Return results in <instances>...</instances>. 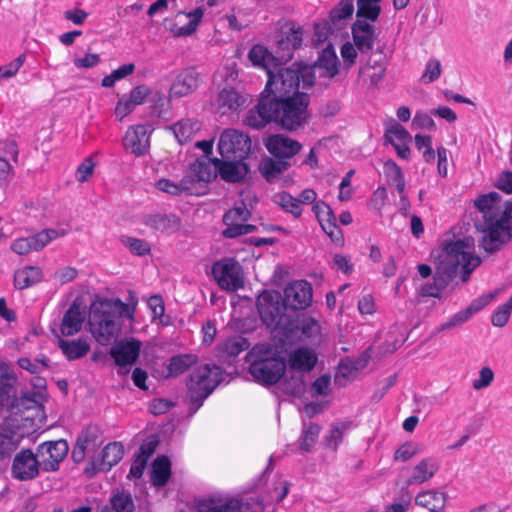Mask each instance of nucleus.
<instances>
[{
  "label": "nucleus",
  "mask_w": 512,
  "mask_h": 512,
  "mask_svg": "<svg viewBox=\"0 0 512 512\" xmlns=\"http://www.w3.org/2000/svg\"><path fill=\"white\" fill-rule=\"evenodd\" d=\"M309 104L310 96L306 92L279 99L261 94L257 105L248 111L244 123L250 128L261 129L275 122L284 130L297 131L310 119Z\"/></svg>",
  "instance_id": "obj_1"
},
{
  "label": "nucleus",
  "mask_w": 512,
  "mask_h": 512,
  "mask_svg": "<svg viewBox=\"0 0 512 512\" xmlns=\"http://www.w3.org/2000/svg\"><path fill=\"white\" fill-rule=\"evenodd\" d=\"M474 205L483 218L480 245L493 253L512 238V201H503L499 193L490 192L476 198Z\"/></svg>",
  "instance_id": "obj_2"
},
{
  "label": "nucleus",
  "mask_w": 512,
  "mask_h": 512,
  "mask_svg": "<svg viewBox=\"0 0 512 512\" xmlns=\"http://www.w3.org/2000/svg\"><path fill=\"white\" fill-rule=\"evenodd\" d=\"M135 306L120 299H104L91 306L89 315L90 330L101 345H108L121 327V318L132 319Z\"/></svg>",
  "instance_id": "obj_3"
},
{
  "label": "nucleus",
  "mask_w": 512,
  "mask_h": 512,
  "mask_svg": "<svg viewBox=\"0 0 512 512\" xmlns=\"http://www.w3.org/2000/svg\"><path fill=\"white\" fill-rule=\"evenodd\" d=\"M300 82L303 89H309L314 85L315 75L310 67L302 63H293L289 67H281L280 64L278 68L269 72L266 86L261 94L278 99L302 94L303 91H299Z\"/></svg>",
  "instance_id": "obj_4"
},
{
  "label": "nucleus",
  "mask_w": 512,
  "mask_h": 512,
  "mask_svg": "<svg viewBox=\"0 0 512 512\" xmlns=\"http://www.w3.org/2000/svg\"><path fill=\"white\" fill-rule=\"evenodd\" d=\"M247 358L250 363V374L262 384H276L286 371L285 359L280 351L269 343L255 345Z\"/></svg>",
  "instance_id": "obj_5"
},
{
  "label": "nucleus",
  "mask_w": 512,
  "mask_h": 512,
  "mask_svg": "<svg viewBox=\"0 0 512 512\" xmlns=\"http://www.w3.org/2000/svg\"><path fill=\"white\" fill-rule=\"evenodd\" d=\"M222 379L221 368L215 364H204L196 368L187 382L190 402L198 409Z\"/></svg>",
  "instance_id": "obj_6"
},
{
  "label": "nucleus",
  "mask_w": 512,
  "mask_h": 512,
  "mask_svg": "<svg viewBox=\"0 0 512 512\" xmlns=\"http://www.w3.org/2000/svg\"><path fill=\"white\" fill-rule=\"evenodd\" d=\"M475 240L471 236L451 241L444 247L447 260L455 270L458 267L462 269V281L466 282L472 271L481 263V259L474 253Z\"/></svg>",
  "instance_id": "obj_7"
},
{
  "label": "nucleus",
  "mask_w": 512,
  "mask_h": 512,
  "mask_svg": "<svg viewBox=\"0 0 512 512\" xmlns=\"http://www.w3.org/2000/svg\"><path fill=\"white\" fill-rule=\"evenodd\" d=\"M257 309L262 322L271 329L283 331L289 318L285 315L286 306L277 291H263L257 298Z\"/></svg>",
  "instance_id": "obj_8"
},
{
  "label": "nucleus",
  "mask_w": 512,
  "mask_h": 512,
  "mask_svg": "<svg viewBox=\"0 0 512 512\" xmlns=\"http://www.w3.org/2000/svg\"><path fill=\"white\" fill-rule=\"evenodd\" d=\"M212 275L221 290L236 292L244 287L241 265L233 258H224L212 265Z\"/></svg>",
  "instance_id": "obj_9"
},
{
  "label": "nucleus",
  "mask_w": 512,
  "mask_h": 512,
  "mask_svg": "<svg viewBox=\"0 0 512 512\" xmlns=\"http://www.w3.org/2000/svg\"><path fill=\"white\" fill-rule=\"evenodd\" d=\"M218 150L227 160H244L250 153L251 139L243 132L227 129L220 135Z\"/></svg>",
  "instance_id": "obj_10"
},
{
  "label": "nucleus",
  "mask_w": 512,
  "mask_h": 512,
  "mask_svg": "<svg viewBox=\"0 0 512 512\" xmlns=\"http://www.w3.org/2000/svg\"><path fill=\"white\" fill-rule=\"evenodd\" d=\"M69 450L68 443L63 440L47 441L37 447V456L44 471L52 472L59 468Z\"/></svg>",
  "instance_id": "obj_11"
},
{
  "label": "nucleus",
  "mask_w": 512,
  "mask_h": 512,
  "mask_svg": "<svg viewBox=\"0 0 512 512\" xmlns=\"http://www.w3.org/2000/svg\"><path fill=\"white\" fill-rule=\"evenodd\" d=\"M141 342L135 338L121 339L116 341L110 349V356L119 367L118 374H126L124 368L132 366L139 358Z\"/></svg>",
  "instance_id": "obj_12"
},
{
  "label": "nucleus",
  "mask_w": 512,
  "mask_h": 512,
  "mask_svg": "<svg viewBox=\"0 0 512 512\" xmlns=\"http://www.w3.org/2000/svg\"><path fill=\"white\" fill-rule=\"evenodd\" d=\"M319 329V324L313 317L302 315L294 319H288L281 334L285 341L294 342L315 336Z\"/></svg>",
  "instance_id": "obj_13"
},
{
  "label": "nucleus",
  "mask_w": 512,
  "mask_h": 512,
  "mask_svg": "<svg viewBox=\"0 0 512 512\" xmlns=\"http://www.w3.org/2000/svg\"><path fill=\"white\" fill-rule=\"evenodd\" d=\"M497 294V291H492L474 299L465 309L458 311L457 313L452 315L447 321L437 326L435 328V333H439L444 330H450L454 327L464 324L475 313L479 312L485 306H487L497 296Z\"/></svg>",
  "instance_id": "obj_14"
},
{
  "label": "nucleus",
  "mask_w": 512,
  "mask_h": 512,
  "mask_svg": "<svg viewBox=\"0 0 512 512\" xmlns=\"http://www.w3.org/2000/svg\"><path fill=\"white\" fill-rule=\"evenodd\" d=\"M153 128L149 124L131 126L123 138V146L136 156L145 155L150 147V135Z\"/></svg>",
  "instance_id": "obj_15"
},
{
  "label": "nucleus",
  "mask_w": 512,
  "mask_h": 512,
  "mask_svg": "<svg viewBox=\"0 0 512 512\" xmlns=\"http://www.w3.org/2000/svg\"><path fill=\"white\" fill-rule=\"evenodd\" d=\"M303 41V28L294 23H288L278 36L277 52L281 62L292 59L293 52L300 48Z\"/></svg>",
  "instance_id": "obj_16"
},
{
  "label": "nucleus",
  "mask_w": 512,
  "mask_h": 512,
  "mask_svg": "<svg viewBox=\"0 0 512 512\" xmlns=\"http://www.w3.org/2000/svg\"><path fill=\"white\" fill-rule=\"evenodd\" d=\"M286 308L292 310H303L312 302V287L306 280L295 281L284 289Z\"/></svg>",
  "instance_id": "obj_17"
},
{
  "label": "nucleus",
  "mask_w": 512,
  "mask_h": 512,
  "mask_svg": "<svg viewBox=\"0 0 512 512\" xmlns=\"http://www.w3.org/2000/svg\"><path fill=\"white\" fill-rule=\"evenodd\" d=\"M40 461L37 454L31 450L20 451L14 458L12 464L13 477L19 480L35 478L39 473Z\"/></svg>",
  "instance_id": "obj_18"
},
{
  "label": "nucleus",
  "mask_w": 512,
  "mask_h": 512,
  "mask_svg": "<svg viewBox=\"0 0 512 512\" xmlns=\"http://www.w3.org/2000/svg\"><path fill=\"white\" fill-rule=\"evenodd\" d=\"M352 40L359 53L368 55L373 50L378 33L373 23L355 20L351 26Z\"/></svg>",
  "instance_id": "obj_19"
},
{
  "label": "nucleus",
  "mask_w": 512,
  "mask_h": 512,
  "mask_svg": "<svg viewBox=\"0 0 512 512\" xmlns=\"http://www.w3.org/2000/svg\"><path fill=\"white\" fill-rule=\"evenodd\" d=\"M265 147L274 158L288 161L301 150L302 145L288 136L274 134L265 140Z\"/></svg>",
  "instance_id": "obj_20"
},
{
  "label": "nucleus",
  "mask_w": 512,
  "mask_h": 512,
  "mask_svg": "<svg viewBox=\"0 0 512 512\" xmlns=\"http://www.w3.org/2000/svg\"><path fill=\"white\" fill-rule=\"evenodd\" d=\"M141 222L154 232L171 235L180 229V218L172 213H147L142 215Z\"/></svg>",
  "instance_id": "obj_21"
},
{
  "label": "nucleus",
  "mask_w": 512,
  "mask_h": 512,
  "mask_svg": "<svg viewBox=\"0 0 512 512\" xmlns=\"http://www.w3.org/2000/svg\"><path fill=\"white\" fill-rule=\"evenodd\" d=\"M191 179L192 194L197 190V185L208 183L217 177V168L214 166V159L208 161H196L191 164L187 175Z\"/></svg>",
  "instance_id": "obj_22"
},
{
  "label": "nucleus",
  "mask_w": 512,
  "mask_h": 512,
  "mask_svg": "<svg viewBox=\"0 0 512 512\" xmlns=\"http://www.w3.org/2000/svg\"><path fill=\"white\" fill-rule=\"evenodd\" d=\"M248 58L254 67L264 69L267 76L269 75V72L278 68L282 63L279 56H274L267 47L261 44L252 46L248 53Z\"/></svg>",
  "instance_id": "obj_23"
},
{
  "label": "nucleus",
  "mask_w": 512,
  "mask_h": 512,
  "mask_svg": "<svg viewBox=\"0 0 512 512\" xmlns=\"http://www.w3.org/2000/svg\"><path fill=\"white\" fill-rule=\"evenodd\" d=\"M317 363V355L307 347H299L293 350L288 356L290 370L297 373L311 371Z\"/></svg>",
  "instance_id": "obj_24"
},
{
  "label": "nucleus",
  "mask_w": 512,
  "mask_h": 512,
  "mask_svg": "<svg viewBox=\"0 0 512 512\" xmlns=\"http://www.w3.org/2000/svg\"><path fill=\"white\" fill-rule=\"evenodd\" d=\"M217 108L222 115L237 112L246 103V97L235 88H223L217 96Z\"/></svg>",
  "instance_id": "obj_25"
},
{
  "label": "nucleus",
  "mask_w": 512,
  "mask_h": 512,
  "mask_svg": "<svg viewBox=\"0 0 512 512\" xmlns=\"http://www.w3.org/2000/svg\"><path fill=\"white\" fill-rule=\"evenodd\" d=\"M214 166L217 168V175L219 174L223 180L231 183L239 182L247 172V166L243 160L221 161L214 159Z\"/></svg>",
  "instance_id": "obj_26"
},
{
  "label": "nucleus",
  "mask_w": 512,
  "mask_h": 512,
  "mask_svg": "<svg viewBox=\"0 0 512 512\" xmlns=\"http://www.w3.org/2000/svg\"><path fill=\"white\" fill-rule=\"evenodd\" d=\"M315 66L322 70L321 75L324 77L333 78L338 74L340 62L330 42L320 52Z\"/></svg>",
  "instance_id": "obj_27"
},
{
  "label": "nucleus",
  "mask_w": 512,
  "mask_h": 512,
  "mask_svg": "<svg viewBox=\"0 0 512 512\" xmlns=\"http://www.w3.org/2000/svg\"><path fill=\"white\" fill-rule=\"evenodd\" d=\"M83 322L84 314L80 306L73 302L63 316L60 327L61 333L65 336L74 335L81 330Z\"/></svg>",
  "instance_id": "obj_28"
},
{
  "label": "nucleus",
  "mask_w": 512,
  "mask_h": 512,
  "mask_svg": "<svg viewBox=\"0 0 512 512\" xmlns=\"http://www.w3.org/2000/svg\"><path fill=\"white\" fill-rule=\"evenodd\" d=\"M109 503L110 506H104L101 512H134L135 510L131 493L124 489L113 490Z\"/></svg>",
  "instance_id": "obj_29"
},
{
  "label": "nucleus",
  "mask_w": 512,
  "mask_h": 512,
  "mask_svg": "<svg viewBox=\"0 0 512 512\" xmlns=\"http://www.w3.org/2000/svg\"><path fill=\"white\" fill-rule=\"evenodd\" d=\"M198 76L193 70L180 73L173 82L170 93L176 97H183L193 92L198 87Z\"/></svg>",
  "instance_id": "obj_30"
},
{
  "label": "nucleus",
  "mask_w": 512,
  "mask_h": 512,
  "mask_svg": "<svg viewBox=\"0 0 512 512\" xmlns=\"http://www.w3.org/2000/svg\"><path fill=\"white\" fill-rule=\"evenodd\" d=\"M354 11L353 0H341L337 6H335L329 13V17L326 20L331 23L334 30L340 32L346 26V21L350 18Z\"/></svg>",
  "instance_id": "obj_31"
},
{
  "label": "nucleus",
  "mask_w": 512,
  "mask_h": 512,
  "mask_svg": "<svg viewBox=\"0 0 512 512\" xmlns=\"http://www.w3.org/2000/svg\"><path fill=\"white\" fill-rule=\"evenodd\" d=\"M43 272L38 266H25L14 272V287L18 290L29 288L39 283Z\"/></svg>",
  "instance_id": "obj_32"
},
{
  "label": "nucleus",
  "mask_w": 512,
  "mask_h": 512,
  "mask_svg": "<svg viewBox=\"0 0 512 512\" xmlns=\"http://www.w3.org/2000/svg\"><path fill=\"white\" fill-rule=\"evenodd\" d=\"M123 455L124 449L121 443H109L103 448L101 453V460L95 466V469L98 471H109L123 458Z\"/></svg>",
  "instance_id": "obj_33"
},
{
  "label": "nucleus",
  "mask_w": 512,
  "mask_h": 512,
  "mask_svg": "<svg viewBox=\"0 0 512 512\" xmlns=\"http://www.w3.org/2000/svg\"><path fill=\"white\" fill-rule=\"evenodd\" d=\"M201 123L198 120L183 119L173 124L170 129L180 144H185L193 139L200 130Z\"/></svg>",
  "instance_id": "obj_34"
},
{
  "label": "nucleus",
  "mask_w": 512,
  "mask_h": 512,
  "mask_svg": "<svg viewBox=\"0 0 512 512\" xmlns=\"http://www.w3.org/2000/svg\"><path fill=\"white\" fill-rule=\"evenodd\" d=\"M438 471V465L431 459L421 460L413 469L411 476L407 479V484H421L431 479Z\"/></svg>",
  "instance_id": "obj_35"
},
{
  "label": "nucleus",
  "mask_w": 512,
  "mask_h": 512,
  "mask_svg": "<svg viewBox=\"0 0 512 512\" xmlns=\"http://www.w3.org/2000/svg\"><path fill=\"white\" fill-rule=\"evenodd\" d=\"M171 476V462L166 456H159L155 459L152 466L151 482L156 487H162L167 484Z\"/></svg>",
  "instance_id": "obj_36"
},
{
  "label": "nucleus",
  "mask_w": 512,
  "mask_h": 512,
  "mask_svg": "<svg viewBox=\"0 0 512 512\" xmlns=\"http://www.w3.org/2000/svg\"><path fill=\"white\" fill-rule=\"evenodd\" d=\"M415 502L431 512H439L445 507L446 495L438 491H425L416 496Z\"/></svg>",
  "instance_id": "obj_37"
},
{
  "label": "nucleus",
  "mask_w": 512,
  "mask_h": 512,
  "mask_svg": "<svg viewBox=\"0 0 512 512\" xmlns=\"http://www.w3.org/2000/svg\"><path fill=\"white\" fill-rule=\"evenodd\" d=\"M13 384L14 378L8 370L0 364V406L7 405L11 409L18 406L16 404L17 399H10L13 392Z\"/></svg>",
  "instance_id": "obj_38"
},
{
  "label": "nucleus",
  "mask_w": 512,
  "mask_h": 512,
  "mask_svg": "<svg viewBox=\"0 0 512 512\" xmlns=\"http://www.w3.org/2000/svg\"><path fill=\"white\" fill-rule=\"evenodd\" d=\"M155 187L172 196H179L183 193L192 194L191 179L185 176L179 182L162 178L155 183Z\"/></svg>",
  "instance_id": "obj_39"
},
{
  "label": "nucleus",
  "mask_w": 512,
  "mask_h": 512,
  "mask_svg": "<svg viewBox=\"0 0 512 512\" xmlns=\"http://www.w3.org/2000/svg\"><path fill=\"white\" fill-rule=\"evenodd\" d=\"M250 217L251 212L247 209L244 201H241L224 214L223 223L226 226L225 229L239 227L243 222L248 221Z\"/></svg>",
  "instance_id": "obj_40"
},
{
  "label": "nucleus",
  "mask_w": 512,
  "mask_h": 512,
  "mask_svg": "<svg viewBox=\"0 0 512 512\" xmlns=\"http://www.w3.org/2000/svg\"><path fill=\"white\" fill-rule=\"evenodd\" d=\"M186 17L190 20L187 24L183 26L173 25L171 27V32L174 36L177 37H187L196 32L199 23L202 20L204 9L202 7H197L193 11L184 13Z\"/></svg>",
  "instance_id": "obj_41"
},
{
  "label": "nucleus",
  "mask_w": 512,
  "mask_h": 512,
  "mask_svg": "<svg viewBox=\"0 0 512 512\" xmlns=\"http://www.w3.org/2000/svg\"><path fill=\"white\" fill-rule=\"evenodd\" d=\"M272 201L274 204L281 207L285 212L292 214L294 218L298 219L301 217L303 209L300 206L297 198L292 196L290 193L286 191L275 193L272 196Z\"/></svg>",
  "instance_id": "obj_42"
},
{
  "label": "nucleus",
  "mask_w": 512,
  "mask_h": 512,
  "mask_svg": "<svg viewBox=\"0 0 512 512\" xmlns=\"http://www.w3.org/2000/svg\"><path fill=\"white\" fill-rule=\"evenodd\" d=\"M381 13L380 2L372 0H357L356 20L374 23Z\"/></svg>",
  "instance_id": "obj_43"
},
{
  "label": "nucleus",
  "mask_w": 512,
  "mask_h": 512,
  "mask_svg": "<svg viewBox=\"0 0 512 512\" xmlns=\"http://www.w3.org/2000/svg\"><path fill=\"white\" fill-rule=\"evenodd\" d=\"M59 347L68 360H75L85 356L90 346L85 340H60Z\"/></svg>",
  "instance_id": "obj_44"
},
{
  "label": "nucleus",
  "mask_w": 512,
  "mask_h": 512,
  "mask_svg": "<svg viewBox=\"0 0 512 512\" xmlns=\"http://www.w3.org/2000/svg\"><path fill=\"white\" fill-rule=\"evenodd\" d=\"M249 348V342L242 336L228 338L219 346L221 356L236 357Z\"/></svg>",
  "instance_id": "obj_45"
},
{
  "label": "nucleus",
  "mask_w": 512,
  "mask_h": 512,
  "mask_svg": "<svg viewBox=\"0 0 512 512\" xmlns=\"http://www.w3.org/2000/svg\"><path fill=\"white\" fill-rule=\"evenodd\" d=\"M197 362V356L193 354H180L173 356L168 365V372L171 376H178L188 370Z\"/></svg>",
  "instance_id": "obj_46"
},
{
  "label": "nucleus",
  "mask_w": 512,
  "mask_h": 512,
  "mask_svg": "<svg viewBox=\"0 0 512 512\" xmlns=\"http://www.w3.org/2000/svg\"><path fill=\"white\" fill-rule=\"evenodd\" d=\"M290 167V163L281 158L268 159L261 163V171L263 176L271 181L279 174L286 171Z\"/></svg>",
  "instance_id": "obj_47"
},
{
  "label": "nucleus",
  "mask_w": 512,
  "mask_h": 512,
  "mask_svg": "<svg viewBox=\"0 0 512 512\" xmlns=\"http://www.w3.org/2000/svg\"><path fill=\"white\" fill-rule=\"evenodd\" d=\"M321 427L315 423H304L301 433L300 448L304 451H310L311 448L316 444Z\"/></svg>",
  "instance_id": "obj_48"
},
{
  "label": "nucleus",
  "mask_w": 512,
  "mask_h": 512,
  "mask_svg": "<svg viewBox=\"0 0 512 512\" xmlns=\"http://www.w3.org/2000/svg\"><path fill=\"white\" fill-rule=\"evenodd\" d=\"M351 422L333 423L329 434L326 436V445L333 450H336L342 442L344 434L349 430Z\"/></svg>",
  "instance_id": "obj_49"
},
{
  "label": "nucleus",
  "mask_w": 512,
  "mask_h": 512,
  "mask_svg": "<svg viewBox=\"0 0 512 512\" xmlns=\"http://www.w3.org/2000/svg\"><path fill=\"white\" fill-rule=\"evenodd\" d=\"M201 512H242L241 503L238 500H230L225 504H217L210 500L200 505Z\"/></svg>",
  "instance_id": "obj_50"
},
{
  "label": "nucleus",
  "mask_w": 512,
  "mask_h": 512,
  "mask_svg": "<svg viewBox=\"0 0 512 512\" xmlns=\"http://www.w3.org/2000/svg\"><path fill=\"white\" fill-rule=\"evenodd\" d=\"M120 241L129 248L130 252L137 256H144L150 253L151 247L144 239L134 238L130 236H121Z\"/></svg>",
  "instance_id": "obj_51"
},
{
  "label": "nucleus",
  "mask_w": 512,
  "mask_h": 512,
  "mask_svg": "<svg viewBox=\"0 0 512 512\" xmlns=\"http://www.w3.org/2000/svg\"><path fill=\"white\" fill-rule=\"evenodd\" d=\"M512 313V296L502 305L498 306L493 312L491 317V323L495 327H504Z\"/></svg>",
  "instance_id": "obj_52"
},
{
  "label": "nucleus",
  "mask_w": 512,
  "mask_h": 512,
  "mask_svg": "<svg viewBox=\"0 0 512 512\" xmlns=\"http://www.w3.org/2000/svg\"><path fill=\"white\" fill-rule=\"evenodd\" d=\"M10 248L14 253L18 255H26L31 251L41 250L38 242H36L34 235L26 238L15 239L12 242Z\"/></svg>",
  "instance_id": "obj_53"
},
{
  "label": "nucleus",
  "mask_w": 512,
  "mask_h": 512,
  "mask_svg": "<svg viewBox=\"0 0 512 512\" xmlns=\"http://www.w3.org/2000/svg\"><path fill=\"white\" fill-rule=\"evenodd\" d=\"M76 444L88 451H94L99 445V436L96 428L88 427L78 436Z\"/></svg>",
  "instance_id": "obj_54"
},
{
  "label": "nucleus",
  "mask_w": 512,
  "mask_h": 512,
  "mask_svg": "<svg viewBox=\"0 0 512 512\" xmlns=\"http://www.w3.org/2000/svg\"><path fill=\"white\" fill-rule=\"evenodd\" d=\"M441 72L442 67L440 61L436 58H430L425 64V69L420 78V82L423 84L435 82L440 77Z\"/></svg>",
  "instance_id": "obj_55"
},
{
  "label": "nucleus",
  "mask_w": 512,
  "mask_h": 512,
  "mask_svg": "<svg viewBox=\"0 0 512 512\" xmlns=\"http://www.w3.org/2000/svg\"><path fill=\"white\" fill-rule=\"evenodd\" d=\"M18 365L20 368L29 371L31 374H40L48 368V359L43 357L41 359L31 360L27 357H21L18 359Z\"/></svg>",
  "instance_id": "obj_56"
},
{
  "label": "nucleus",
  "mask_w": 512,
  "mask_h": 512,
  "mask_svg": "<svg viewBox=\"0 0 512 512\" xmlns=\"http://www.w3.org/2000/svg\"><path fill=\"white\" fill-rule=\"evenodd\" d=\"M386 141L391 144L392 141L403 142L411 141L410 133L399 123L394 122L385 132Z\"/></svg>",
  "instance_id": "obj_57"
},
{
  "label": "nucleus",
  "mask_w": 512,
  "mask_h": 512,
  "mask_svg": "<svg viewBox=\"0 0 512 512\" xmlns=\"http://www.w3.org/2000/svg\"><path fill=\"white\" fill-rule=\"evenodd\" d=\"M284 391L292 396L301 395L305 391L304 376L302 374L291 375L290 380L284 382Z\"/></svg>",
  "instance_id": "obj_58"
},
{
  "label": "nucleus",
  "mask_w": 512,
  "mask_h": 512,
  "mask_svg": "<svg viewBox=\"0 0 512 512\" xmlns=\"http://www.w3.org/2000/svg\"><path fill=\"white\" fill-rule=\"evenodd\" d=\"M338 33L339 32L334 30V28L331 26V23H328L326 20L315 23L314 25V41L317 44L328 41L330 35Z\"/></svg>",
  "instance_id": "obj_59"
},
{
  "label": "nucleus",
  "mask_w": 512,
  "mask_h": 512,
  "mask_svg": "<svg viewBox=\"0 0 512 512\" xmlns=\"http://www.w3.org/2000/svg\"><path fill=\"white\" fill-rule=\"evenodd\" d=\"M358 48L352 42H345L340 49L344 68L350 69L355 63L358 56Z\"/></svg>",
  "instance_id": "obj_60"
},
{
  "label": "nucleus",
  "mask_w": 512,
  "mask_h": 512,
  "mask_svg": "<svg viewBox=\"0 0 512 512\" xmlns=\"http://www.w3.org/2000/svg\"><path fill=\"white\" fill-rule=\"evenodd\" d=\"M446 281L442 276H434L433 283H427L422 286L421 294L428 297H439L441 291L445 288Z\"/></svg>",
  "instance_id": "obj_61"
},
{
  "label": "nucleus",
  "mask_w": 512,
  "mask_h": 512,
  "mask_svg": "<svg viewBox=\"0 0 512 512\" xmlns=\"http://www.w3.org/2000/svg\"><path fill=\"white\" fill-rule=\"evenodd\" d=\"M331 378L327 374H323L318 377L311 385V395L313 397L317 396H327L330 391Z\"/></svg>",
  "instance_id": "obj_62"
},
{
  "label": "nucleus",
  "mask_w": 512,
  "mask_h": 512,
  "mask_svg": "<svg viewBox=\"0 0 512 512\" xmlns=\"http://www.w3.org/2000/svg\"><path fill=\"white\" fill-rule=\"evenodd\" d=\"M383 170L389 185L404 179V174L400 166H398L393 160H387L383 165Z\"/></svg>",
  "instance_id": "obj_63"
},
{
  "label": "nucleus",
  "mask_w": 512,
  "mask_h": 512,
  "mask_svg": "<svg viewBox=\"0 0 512 512\" xmlns=\"http://www.w3.org/2000/svg\"><path fill=\"white\" fill-rule=\"evenodd\" d=\"M331 268L341 271L345 275H350L353 272L354 266L351 258L343 254H335L333 256Z\"/></svg>",
  "instance_id": "obj_64"
}]
</instances>
